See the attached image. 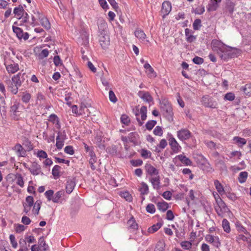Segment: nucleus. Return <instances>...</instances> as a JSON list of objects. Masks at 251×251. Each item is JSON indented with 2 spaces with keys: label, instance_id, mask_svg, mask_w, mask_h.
I'll return each instance as SVG.
<instances>
[{
  "label": "nucleus",
  "instance_id": "f257e3e1",
  "mask_svg": "<svg viewBox=\"0 0 251 251\" xmlns=\"http://www.w3.org/2000/svg\"><path fill=\"white\" fill-rule=\"evenodd\" d=\"M211 46L213 51L222 60H226L236 56V49L227 46L221 41L217 40H212Z\"/></svg>",
  "mask_w": 251,
  "mask_h": 251
},
{
  "label": "nucleus",
  "instance_id": "f03ea898",
  "mask_svg": "<svg viewBox=\"0 0 251 251\" xmlns=\"http://www.w3.org/2000/svg\"><path fill=\"white\" fill-rule=\"evenodd\" d=\"M99 41L100 45L103 50L107 49L110 45V38L108 34L107 24L104 22L101 23L99 25Z\"/></svg>",
  "mask_w": 251,
  "mask_h": 251
},
{
  "label": "nucleus",
  "instance_id": "7ed1b4c3",
  "mask_svg": "<svg viewBox=\"0 0 251 251\" xmlns=\"http://www.w3.org/2000/svg\"><path fill=\"white\" fill-rule=\"evenodd\" d=\"M160 109L163 115L168 119H172L173 114L172 107L167 100H163L160 102Z\"/></svg>",
  "mask_w": 251,
  "mask_h": 251
},
{
  "label": "nucleus",
  "instance_id": "20e7f679",
  "mask_svg": "<svg viewBox=\"0 0 251 251\" xmlns=\"http://www.w3.org/2000/svg\"><path fill=\"white\" fill-rule=\"evenodd\" d=\"M31 251H49L50 247L46 244L45 238L43 236L41 237L38 241V244L32 246Z\"/></svg>",
  "mask_w": 251,
  "mask_h": 251
},
{
  "label": "nucleus",
  "instance_id": "39448f33",
  "mask_svg": "<svg viewBox=\"0 0 251 251\" xmlns=\"http://www.w3.org/2000/svg\"><path fill=\"white\" fill-rule=\"evenodd\" d=\"M133 110L135 112V115L136 116V119L138 122L139 125L141 126L143 124V122L140 120L138 117L140 114L142 121H145L147 119V107L146 106H142L141 107L140 110H139L137 108H136L135 110L133 109Z\"/></svg>",
  "mask_w": 251,
  "mask_h": 251
},
{
  "label": "nucleus",
  "instance_id": "423d86ee",
  "mask_svg": "<svg viewBox=\"0 0 251 251\" xmlns=\"http://www.w3.org/2000/svg\"><path fill=\"white\" fill-rule=\"evenodd\" d=\"M27 78V76L25 73H19L12 77V81L16 86L20 87L22 84L26 81Z\"/></svg>",
  "mask_w": 251,
  "mask_h": 251
},
{
  "label": "nucleus",
  "instance_id": "0eeeda50",
  "mask_svg": "<svg viewBox=\"0 0 251 251\" xmlns=\"http://www.w3.org/2000/svg\"><path fill=\"white\" fill-rule=\"evenodd\" d=\"M12 29L19 39L21 40L23 39L24 40H26L28 39V33L27 32L24 33L21 28L13 25L12 26Z\"/></svg>",
  "mask_w": 251,
  "mask_h": 251
},
{
  "label": "nucleus",
  "instance_id": "6e6552de",
  "mask_svg": "<svg viewBox=\"0 0 251 251\" xmlns=\"http://www.w3.org/2000/svg\"><path fill=\"white\" fill-rule=\"evenodd\" d=\"M28 170L34 176L38 175H44V173L41 171V166L36 162H33L31 163L30 167L28 168Z\"/></svg>",
  "mask_w": 251,
  "mask_h": 251
},
{
  "label": "nucleus",
  "instance_id": "1a4fd4ad",
  "mask_svg": "<svg viewBox=\"0 0 251 251\" xmlns=\"http://www.w3.org/2000/svg\"><path fill=\"white\" fill-rule=\"evenodd\" d=\"M205 240L206 242L211 244L213 246L217 248L221 246V243L218 236L208 234L205 236Z\"/></svg>",
  "mask_w": 251,
  "mask_h": 251
},
{
  "label": "nucleus",
  "instance_id": "9d476101",
  "mask_svg": "<svg viewBox=\"0 0 251 251\" xmlns=\"http://www.w3.org/2000/svg\"><path fill=\"white\" fill-rule=\"evenodd\" d=\"M20 103L17 101H15L13 104L10 107V114L11 116L16 120L18 119V117L20 116V111L19 108Z\"/></svg>",
  "mask_w": 251,
  "mask_h": 251
},
{
  "label": "nucleus",
  "instance_id": "9b49d317",
  "mask_svg": "<svg viewBox=\"0 0 251 251\" xmlns=\"http://www.w3.org/2000/svg\"><path fill=\"white\" fill-rule=\"evenodd\" d=\"M191 133L190 131L185 128L181 129L177 132V136L178 138L182 140H185L189 139L191 137Z\"/></svg>",
  "mask_w": 251,
  "mask_h": 251
},
{
  "label": "nucleus",
  "instance_id": "f8f14e48",
  "mask_svg": "<svg viewBox=\"0 0 251 251\" xmlns=\"http://www.w3.org/2000/svg\"><path fill=\"white\" fill-rule=\"evenodd\" d=\"M201 102L205 107L215 108L216 107V103L213 101L212 99L208 96H204L202 98Z\"/></svg>",
  "mask_w": 251,
  "mask_h": 251
},
{
  "label": "nucleus",
  "instance_id": "ddd939ff",
  "mask_svg": "<svg viewBox=\"0 0 251 251\" xmlns=\"http://www.w3.org/2000/svg\"><path fill=\"white\" fill-rule=\"evenodd\" d=\"M138 96L145 102L150 103L153 101V98L148 92L139 91Z\"/></svg>",
  "mask_w": 251,
  "mask_h": 251
},
{
  "label": "nucleus",
  "instance_id": "4468645a",
  "mask_svg": "<svg viewBox=\"0 0 251 251\" xmlns=\"http://www.w3.org/2000/svg\"><path fill=\"white\" fill-rule=\"evenodd\" d=\"M172 9L171 4L169 1H165L162 5L161 13L163 14V18L168 15Z\"/></svg>",
  "mask_w": 251,
  "mask_h": 251
},
{
  "label": "nucleus",
  "instance_id": "2eb2a0df",
  "mask_svg": "<svg viewBox=\"0 0 251 251\" xmlns=\"http://www.w3.org/2000/svg\"><path fill=\"white\" fill-rule=\"evenodd\" d=\"M160 178L158 175L150 178V181L151 182L153 189L158 190L160 188Z\"/></svg>",
  "mask_w": 251,
  "mask_h": 251
},
{
  "label": "nucleus",
  "instance_id": "dca6fc26",
  "mask_svg": "<svg viewBox=\"0 0 251 251\" xmlns=\"http://www.w3.org/2000/svg\"><path fill=\"white\" fill-rule=\"evenodd\" d=\"M169 144L171 146L173 151L175 152H177L179 151L181 147L177 143L176 139L173 137H171L169 139Z\"/></svg>",
  "mask_w": 251,
  "mask_h": 251
},
{
  "label": "nucleus",
  "instance_id": "f3484780",
  "mask_svg": "<svg viewBox=\"0 0 251 251\" xmlns=\"http://www.w3.org/2000/svg\"><path fill=\"white\" fill-rule=\"evenodd\" d=\"M134 239L137 242L138 244L145 245L147 244V239L144 237L142 233L138 232L136 233V235L134 237Z\"/></svg>",
  "mask_w": 251,
  "mask_h": 251
},
{
  "label": "nucleus",
  "instance_id": "a211bd4d",
  "mask_svg": "<svg viewBox=\"0 0 251 251\" xmlns=\"http://www.w3.org/2000/svg\"><path fill=\"white\" fill-rule=\"evenodd\" d=\"M75 185V178L68 179L66 186V192L70 194L73 190Z\"/></svg>",
  "mask_w": 251,
  "mask_h": 251
},
{
  "label": "nucleus",
  "instance_id": "6ab92c4d",
  "mask_svg": "<svg viewBox=\"0 0 251 251\" xmlns=\"http://www.w3.org/2000/svg\"><path fill=\"white\" fill-rule=\"evenodd\" d=\"M221 0H210L208 5V10L209 11H215L219 6V3Z\"/></svg>",
  "mask_w": 251,
  "mask_h": 251
},
{
  "label": "nucleus",
  "instance_id": "aec40b11",
  "mask_svg": "<svg viewBox=\"0 0 251 251\" xmlns=\"http://www.w3.org/2000/svg\"><path fill=\"white\" fill-rule=\"evenodd\" d=\"M6 69L9 73L14 74L19 70V65L13 62L12 64L6 65Z\"/></svg>",
  "mask_w": 251,
  "mask_h": 251
},
{
  "label": "nucleus",
  "instance_id": "412c9836",
  "mask_svg": "<svg viewBox=\"0 0 251 251\" xmlns=\"http://www.w3.org/2000/svg\"><path fill=\"white\" fill-rule=\"evenodd\" d=\"M145 169L147 172L151 176L153 175H156V176H158L159 173L158 171L150 164H147L146 165Z\"/></svg>",
  "mask_w": 251,
  "mask_h": 251
},
{
  "label": "nucleus",
  "instance_id": "4be33fe9",
  "mask_svg": "<svg viewBox=\"0 0 251 251\" xmlns=\"http://www.w3.org/2000/svg\"><path fill=\"white\" fill-rule=\"evenodd\" d=\"M90 114L87 106L84 103H81L79 107V115L88 116Z\"/></svg>",
  "mask_w": 251,
  "mask_h": 251
},
{
  "label": "nucleus",
  "instance_id": "5701e85b",
  "mask_svg": "<svg viewBox=\"0 0 251 251\" xmlns=\"http://www.w3.org/2000/svg\"><path fill=\"white\" fill-rule=\"evenodd\" d=\"M217 207L221 208L223 211H228V208L226 205L225 202L222 200V199L218 196V198H215Z\"/></svg>",
  "mask_w": 251,
  "mask_h": 251
},
{
  "label": "nucleus",
  "instance_id": "b1692460",
  "mask_svg": "<svg viewBox=\"0 0 251 251\" xmlns=\"http://www.w3.org/2000/svg\"><path fill=\"white\" fill-rule=\"evenodd\" d=\"M215 165L218 167L220 170L222 171H226L227 167L226 165L224 162V161L221 159L217 158L215 161Z\"/></svg>",
  "mask_w": 251,
  "mask_h": 251
},
{
  "label": "nucleus",
  "instance_id": "393cba45",
  "mask_svg": "<svg viewBox=\"0 0 251 251\" xmlns=\"http://www.w3.org/2000/svg\"><path fill=\"white\" fill-rule=\"evenodd\" d=\"M24 9L21 5H19V6L17 7H15L13 11V13L15 14V15L18 16L17 18L19 20L22 19V17L24 16Z\"/></svg>",
  "mask_w": 251,
  "mask_h": 251
},
{
  "label": "nucleus",
  "instance_id": "a878e982",
  "mask_svg": "<svg viewBox=\"0 0 251 251\" xmlns=\"http://www.w3.org/2000/svg\"><path fill=\"white\" fill-rule=\"evenodd\" d=\"M61 133L60 132L58 133V136L56 137V146L58 150H60L64 146V139L63 137H61Z\"/></svg>",
  "mask_w": 251,
  "mask_h": 251
},
{
  "label": "nucleus",
  "instance_id": "bb28decb",
  "mask_svg": "<svg viewBox=\"0 0 251 251\" xmlns=\"http://www.w3.org/2000/svg\"><path fill=\"white\" fill-rule=\"evenodd\" d=\"M192 30L189 28H186L185 29V34L186 37V40L189 43H192L194 41L196 37V36L191 35Z\"/></svg>",
  "mask_w": 251,
  "mask_h": 251
},
{
  "label": "nucleus",
  "instance_id": "cd10ccee",
  "mask_svg": "<svg viewBox=\"0 0 251 251\" xmlns=\"http://www.w3.org/2000/svg\"><path fill=\"white\" fill-rule=\"evenodd\" d=\"M40 21L41 25L46 29H49L50 28V24L48 19L44 16L39 19Z\"/></svg>",
  "mask_w": 251,
  "mask_h": 251
},
{
  "label": "nucleus",
  "instance_id": "c85d7f7f",
  "mask_svg": "<svg viewBox=\"0 0 251 251\" xmlns=\"http://www.w3.org/2000/svg\"><path fill=\"white\" fill-rule=\"evenodd\" d=\"M139 190L142 195H147L149 192L148 185L144 182L141 183V187L139 188Z\"/></svg>",
  "mask_w": 251,
  "mask_h": 251
},
{
  "label": "nucleus",
  "instance_id": "c756f323",
  "mask_svg": "<svg viewBox=\"0 0 251 251\" xmlns=\"http://www.w3.org/2000/svg\"><path fill=\"white\" fill-rule=\"evenodd\" d=\"M177 158L183 164L187 166H190L192 165V161L187 158L186 156L180 154L177 156Z\"/></svg>",
  "mask_w": 251,
  "mask_h": 251
},
{
  "label": "nucleus",
  "instance_id": "7c9ffc66",
  "mask_svg": "<svg viewBox=\"0 0 251 251\" xmlns=\"http://www.w3.org/2000/svg\"><path fill=\"white\" fill-rule=\"evenodd\" d=\"M135 36L140 40L144 41L146 37V35L142 29H137L135 32Z\"/></svg>",
  "mask_w": 251,
  "mask_h": 251
},
{
  "label": "nucleus",
  "instance_id": "2f4dec72",
  "mask_svg": "<svg viewBox=\"0 0 251 251\" xmlns=\"http://www.w3.org/2000/svg\"><path fill=\"white\" fill-rule=\"evenodd\" d=\"M144 68L147 70L148 72V75L149 76V77H155V73L154 72L153 68L149 63H146L144 65Z\"/></svg>",
  "mask_w": 251,
  "mask_h": 251
},
{
  "label": "nucleus",
  "instance_id": "473e14b6",
  "mask_svg": "<svg viewBox=\"0 0 251 251\" xmlns=\"http://www.w3.org/2000/svg\"><path fill=\"white\" fill-rule=\"evenodd\" d=\"M15 150L16 151L18 156H24L25 154V151L24 150L22 146L19 144L15 145Z\"/></svg>",
  "mask_w": 251,
  "mask_h": 251
},
{
  "label": "nucleus",
  "instance_id": "72a5a7b5",
  "mask_svg": "<svg viewBox=\"0 0 251 251\" xmlns=\"http://www.w3.org/2000/svg\"><path fill=\"white\" fill-rule=\"evenodd\" d=\"M15 178L16 180V184L19 185L21 187H23L24 186V181L21 174L18 173L16 174L15 175Z\"/></svg>",
  "mask_w": 251,
  "mask_h": 251
},
{
  "label": "nucleus",
  "instance_id": "f704fd0d",
  "mask_svg": "<svg viewBox=\"0 0 251 251\" xmlns=\"http://www.w3.org/2000/svg\"><path fill=\"white\" fill-rule=\"evenodd\" d=\"M63 194L64 192L63 191H59L57 192L52 197V201L55 203L58 202L59 200L62 197Z\"/></svg>",
  "mask_w": 251,
  "mask_h": 251
},
{
  "label": "nucleus",
  "instance_id": "c9c22d12",
  "mask_svg": "<svg viewBox=\"0 0 251 251\" xmlns=\"http://www.w3.org/2000/svg\"><path fill=\"white\" fill-rule=\"evenodd\" d=\"M158 209L163 212L165 211L168 208V204L165 201L158 202L157 204Z\"/></svg>",
  "mask_w": 251,
  "mask_h": 251
},
{
  "label": "nucleus",
  "instance_id": "e433bc0d",
  "mask_svg": "<svg viewBox=\"0 0 251 251\" xmlns=\"http://www.w3.org/2000/svg\"><path fill=\"white\" fill-rule=\"evenodd\" d=\"M127 225L129 227L133 229L138 228V224L136 223L133 217H131L127 222Z\"/></svg>",
  "mask_w": 251,
  "mask_h": 251
},
{
  "label": "nucleus",
  "instance_id": "4c0bfd02",
  "mask_svg": "<svg viewBox=\"0 0 251 251\" xmlns=\"http://www.w3.org/2000/svg\"><path fill=\"white\" fill-rule=\"evenodd\" d=\"M248 173L247 172H242L239 174L238 180L241 183H244L247 178Z\"/></svg>",
  "mask_w": 251,
  "mask_h": 251
},
{
  "label": "nucleus",
  "instance_id": "58836bf2",
  "mask_svg": "<svg viewBox=\"0 0 251 251\" xmlns=\"http://www.w3.org/2000/svg\"><path fill=\"white\" fill-rule=\"evenodd\" d=\"M222 226H223V229H224L225 231H226V233H229L230 232V227L229 226V223L226 219H224L223 220Z\"/></svg>",
  "mask_w": 251,
  "mask_h": 251
},
{
  "label": "nucleus",
  "instance_id": "ea45409f",
  "mask_svg": "<svg viewBox=\"0 0 251 251\" xmlns=\"http://www.w3.org/2000/svg\"><path fill=\"white\" fill-rule=\"evenodd\" d=\"M18 88L19 87L16 86L15 84H14L12 81L8 86V89L13 94H16L17 93Z\"/></svg>",
  "mask_w": 251,
  "mask_h": 251
},
{
  "label": "nucleus",
  "instance_id": "a19ab883",
  "mask_svg": "<svg viewBox=\"0 0 251 251\" xmlns=\"http://www.w3.org/2000/svg\"><path fill=\"white\" fill-rule=\"evenodd\" d=\"M240 90L243 91L247 95H251V84H247L244 87H242Z\"/></svg>",
  "mask_w": 251,
  "mask_h": 251
},
{
  "label": "nucleus",
  "instance_id": "79ce46f5",
  "mask_svg": "<svg viewBox=\"0 0 251 251\" xmlns=\"http://www.w3.org/2000/svg\"><path fill=\"white\" fill-rule=\"evenodd\" d=\"M162 224L160 223H158L155 225H153L152 226L149 228V232L150 233H154L157 231L162 226Z\"/></svg>",
  "mask_w": 251,
  "mask_h": 251
},
{
  "label": "nucleus",
  "instance_id": "37998d69",
  "mask_svg": "<svg viewBox=\"0 0 251 251\" xmlns=\"http://www.w3.org/2000/svg\"><path fill=\"white\" fill-rule=\"evenodd\" d=\"M214 185L215 186L216 190L220 194H222V193L224 192V190L222 185L221 184V183H220V182L218 180H215L214 181Z\"/></svg>",
  "mask_w": 251,
  "mask_h": 251
},
{
  "label": "nucleus",
  "instance_id": "c03bdc74",
  "mask_svg": "<svg viewBox=\"0 0 251 251\" xmlns=\"http://www.w3.org/2000/svg\"><path fill=\"white\" fill-rule=\"evenodd\" d=\"M49 120L52 122L54 124H56L57 125H58V128H60V124H59V119L57 117V116L55 114H51L49 117Z\"/></svg>",
  "mask_w": 251,
  "mask_h": 251
},
{
  "label": "nucleus",
  "instance_id": "a18cd8bd",
  "mask_svg": "<svg viewBox=\"0 0 251 251\" xmlns=\"http://www.w3.org/2000/svg\"><path fill=\"white\" fill-rule=\"evenodd\" d=\"M120 196L122 198L125 199V200L126 201H132V199L131 195L128 192H126V191L121 192L120 193Z\"/></svg>",
  "mask_w": 251,
  "mask_h": 251
},
{
  "label": "nucleus",
  "instance_id": "49530a36",
  "mask_svg": "<svg viewBox=\"0 0 251 251\" xmlns=\"http://www.w3.org/2000/svg\"><path fill=\"white\" fill-rule=\"evenodd\" d=\"M181 247L184 250H190L192 248V244L189 241H183L180 244Z\"/></svg>",
  "mask_w": 251,
  "mask_h": 251
},
{
  "label": "nucleus",
  "instance_id": "de8ad7c7",
  "mask_svg": "<svg viewBox=\"0 0 251 251\" xmlns=\"http://www.w3.org/2000/svg\"><path fill=\"white\" fill-rule=\"evenodd\" d=\"M157 122L154 120L149 121L146 124V128L149 130H151L156 124Z\"/></svg>",
  "mask_w": 251,
  "mask_h": 251
},
{
  "label": "nucleus",
  "instance_id": "09e8293b",
  "mask_svg": "<svg viewBox=\"0 0 251 251\" xmlns=\"http://www.w3.org/2000/svg\"><path fill=\"white\" fill-rule=\"evenodd\" d=\"M60 167L58 165H55L52 170V174L54 177H58L59 175V170Z\"/></svg>",
  "mask_w": 251,
  "mask_h": 251
},
{
  "label": "nucleus",
  "instance_id": "8fccbe9b",
  "mask_svg": "<svg viewBox=\"0 0 251 251\" xmlns=\"http://www.w3.org/2000/svg\"><path fill=\"white\" fill-rule=\"evenodd\" d=\"M31 99V95L30 94L27 93H23L22 97V101L25 103H27Z\"/></svg>",
  "mask_w": 251,
  "mask_h": 251
},
{
  "label": "nucleus",
  "instance_id": "3c124183",
  "mask_svg": "<svg viewBox=\"0 0 251 251\" xmlns=\"http://www.w3.org/2000/svg\"><path fill=\"white\" fill-rule=\"evenodd\" d=\"M19 245L20 247V249L18 250V251H23V250L26 249V241L23 239H21L19 241Z\"/></svg>",
  "mask_w": 251,
  "mask_h": 251
},
{
  "label": "nucleus",
  "instance_id": "603ef678",
  "mask_svg": "<svg viewBox=\"0 0 251 251\" xmlns=\"http://www.w3.org/2000/svg\"><path fill=\"white\" fill-rule=\"evenodd\" d=\"M121 120L122 123L126 125H128L130 122V118L126 115H122L121 117Z\"/></svg>",
  "mask_w": 251,
  "mask_h": 251
},
{
  "label": "nucleus",
  "instance_id": "864d4df0",
  "mask_svg": "<svg viewBox=\"0 0 251 251\" xmlns=\"http://www.w3.org/2000/svg\"><path fill=\"white\" fill-rule=\"evenodd\" d=\"M146 210L148 213H154L155 212V206L152 203L148 204L146 206Z\"/></svg>",
  "mask_w": 251,
  "mask_h": 251
},
{
  "label": "nucleus",
  "instance_id": "5fc2aeb1",
  "mask_svg": "<svg viewBox=\"0 0 251 251\" xmlns=\"http://www.w3.org/2000/svg\"><path fill=\"white\" fill-rule=\"evenodd\" d=\"M201 26V20L199 19H196L193 24L194 29L198 30Z\"/></svg>",
  "mask_w": 251,
  "mask_h": 251
},
{
  "label": "nucleus",
  "instance_id": "6e6d98bb",
  "mask_svg": "<svg viewBox=\"0 0 251 251\" xmlns=\"http://www.w3.org/2000/svg\"><path fill=\"white\" fill-rule=\"evenodd\" d=\"M41 201H37L34 204L33 207V211H35V213L38 215L39 214V211L41 207Z\"/></svg>",
  "mask_w": 251,
  "mask_h": 251
},
{
  "label": "nucleus",
  "instance_id": "4d7b16f0",
  "mask_svg": "<svg viewBox=\"0 0 251 251\" xmlns=\"http://www.w3.org/2000/svg\"><path fill=\"white\" fill-rule=\"evenodd\" d=\"M33 198L32 196H27L25 199V202L24 203H27L28 207H31L33 206Z\"/></svg>",
  "mask_w": 251,
  "mask_h": 251
},
{
  "label": "nucleus",
  "instance_id": "13d9d810",
  "mask_svg": "<svg viewBox=\"0 0 251 251\" xmlns=\"http://www.w3.org/2000/svg\"><path fill=\"white\" fill-rule=\"evenodd\" d=\"M233 140L238 144H240L242 145H245L246 144V140L244 138H241L239 137H234L233 138Z\"/></svg>",
  "mask_w": 251,
  "mask_h": 251
},
{
  "label": "nucleus",
  "instance_id": "bf43d9fd",
  "mask_svg": "<svg viewBox=\"0 0 251 251\" xmlns=\"http://www.w3.org/2000/svg\"><path fill=\"white\" fill-rule=\"evenodd\" d=\"M49 55V51L47 49L43 50L38 55V57L40 59H42L45 57H46Z\"/></svg>",
  "mask_w": 251,
  "mask_h": 251
},
{
  "label": "nucleus",
  "instance_id": "052dcab7",
  "mask_svg": "<svg viewBox=\"0 0 251 251\" xmlns=\"http://www.w3.org/2000/svg\"><path fill=\"white\" fill-rule=\"evenodd\" d=\"M141 153V156L145 158H149L151 156V152L146 149H142Z\"/></svg>",
  "mask_w": 251,
  "mask_h": 251
},
{
  "label": "nucleus",
  "instance_id": "680f3d73",
  "mask_svg": "<svg viewBox=\"0 0 251 251\" xmlns=\"http://www.w3.org/2000/svg\"><path fill=\"white\" fill-rule=\"evenodd\" d=\"M53 193H54V192L52 190H48L45 193V195L46 197V198H47L48 201H50L51 200L52 201V197L53 196Z\"/></svg>",
  "mask_w": 251,
  "mask_h": 251
},
{
  "label": "nucleus",
  "instance_id": "e2e57ef3",
  "mask_svg": "<svg viewBox=\"0 0 251 251\" xmlns=\"http://www.w3.org/2000/svg\"><path fill=\"white\" fill-rule=\"evenodd\" d=\"M9 239L10 240V243L12 245V246L14 248H16L17 247L18 244L17 243L15 240V237L14 235L11 234L9 236Z\"/></svg>",
  "mask_w": 251,
  "mask_h": 251
},
{
  "label": "nucleus",
  "instance_id": "0e129e2a",
  "mask_svg": "<svg viewBox=\"0 0 251 251\" xmlns=\"http://www.w3.org/2000/svg\"><path fill=\"white\" fill-rule=\"evenodd\" d=\"M153 133L155 135L161 136L163 134L162 128L159 126H157L153 130Z\"/></svg>",
  "mask_w": 251,
  "mask_h": 251
},
{
  "label": "nucleus",
  "instance_id": "69168bd1",
  "mask_svg": "<svg viewBox=\"0 0 251 251\" xmlns=\"http://www.w3.org/2000/svg\"><path fill=\"white\" fill-rule=\"evenodd\" d=\"M237 230L240 233H244L246 235H249V232L246 229V228L241 225H237L236 226Z\"/></svg>",
  "mask_w": 251,
  "mask_h": 251
},
{
  "label": "nucleus",
  "instance_id": "338daca9",
  "mask_svg": "<svg viewBox=\"0 0 251 251\" xmlns=\"http://www.w3.org/2000/svg\"><path fill=\"white\" fill-rule=\"evenodd\" d=\"M109 98L110 100L113 102H116L117 100L115 95L112 90H110L109 92Z\"/></svg>",
  "mask_w": 251,
  "mask_h": 251
},
{
  "label": "nucleus",
  "instance_id": "774afa93",
  "mask_svg": "<svg viewBox=\"0 0 251 251\" xmlns=\"http://www.w3.org/2000/svg\"><path fill=\"white\" fill-rule=\"evenodd\" d=\"M64 151L68 154L72 155L74 153V151L73 147L71 146H67L64 149Z\"/></svg>",
  "mask_w": 251,
  "mask_h": 251
}]
</instances>
